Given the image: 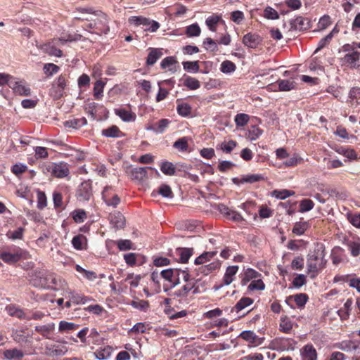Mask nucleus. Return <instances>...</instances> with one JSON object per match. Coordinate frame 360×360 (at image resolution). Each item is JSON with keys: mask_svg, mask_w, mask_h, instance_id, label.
<instances>
[{"mask_svg": "<svg viewBox=\"0 0 360 360\" xmlns=\"http://www.w3.org/2000/svg\"><path fill=\"white\" fill-rule=\"evenodd\" d=\"M326 262L324 245L320 243H316L314 248L309 250L307 256L308 273H317L319 269L325 266Z\"/></svg>", "mask_w": 360, "mask_h": 360, "instance_id": "obj_1", "label": "nucleus"}, {"mask_svg": "<svg viewBox=\"0 0 360 360\" xmlns=\"http://www.w3.org/2000/svg\"><path fill=\"white\" fill-rule=\"evenodd\" d=\"M44 174L50 173L52 176L57 178H63L67 176L70 172L68 165L65 162L49 163L43 167Z\"/></svg>", "mask_w": 360, "mask_h": 360, "instance_id": "obj_2", "label": "nucleus"}, {"mask_svg": "<svg viewBox=\"0 0 360 360\" xmlns=\"http://www.w3.org/2000/svg\"><path fill=\"white\" fill-rule=\"evenodd\" d=\"M129 23L135 26L143 25L146 31L156 32L160 28V23L143 16H132L129 18Z\"/></svg>", "mask_w": 360, "mask_h": 360, "instance_id": "obj_3", "label": "nucleus"}, {"mask_svg": "<svg viewBox=\"0 0 360 360\" xmlns=\"http://www.w3.org/2000/svg\"><path fill=\"white\" fill-rule=\"evenodd\" d=\"M67 86V78L65 75H60L52 84L51 94L58 98L63 96V91Z\"/></svg>", "mask_w": 360, "mask_h": 360, "instance_id": "obj_4", "label": "nucleus"}, {"mask_svg": "<svg viewBox=\"0 0 360 360\" xmlns=\"http://www.w3.org/2000/svg\"><path fill=\"white\" fill-rule=\"evenodd\" d=\"M262 41V38L257 34L249 32L244 35L243 43L245 46L256 49Z\"/></svg>", "mask_w": 360, "mask_h": 360, "instance_id": "obj_5", "label": "nucleus"}, {"mask_svg": "<svg viewBox=\"0 0 360 360\" xmlns=\"http://www.w3.org/2000/svg\"><path fill=\"white\" fill-rule=\"evenodd\" d=\"M92 195L91 184L89 181H84L77 190V196L80 200H89Z\"/></svg>", "mask_w": 360, "mask_h": 360, "instance_id": "obj_6", "label": "nucleus"}, {"mask_svg": "<svg viewBox=\"0 0 360 360\" xmlns=\"http://www.w3.org/2000/svg\"><path fill=\"white\" fill-rule=\"evenodd\" d=\"M15 94L20 96H28L31 94V90L29 86H26L24 82H11L9 84Z\"/></svg>", "mask_w": 360, "mask_h": 360, "instance_id": "obj_7", "label": "nucleus"}, {"mask_svg": "<svg viewBox=\"0 0 360 360\" xmlns=\"http://www.w3.org/2000/svg\"><path fill=\"white\" fill-rule=\"evenodd\" d=\"M153 169L150 167H139L133 168L130 172L131 178L139 181H143L147 177L148 170Z\"/></svg>", "mask_w": 360, "mask_h": 360, "instance_id": "obj_8", "label": "nucleus"}, {"mask_svg": "<svg viewBox=\"0 0 360 360\" xmlns=\"http://www.w3.org/2000/svg\"><path fill=\"white\" fill-rule=\"evenodd\" d=\"M302 360H317V352L311 345H307L300 350Z\"/></svg>", "mask_w": 360, "mask_h": 360, "instance_id": "obj_9", "label": "nucleus"}, {"mask_svg": "<svg viewBox=\"0 0 360 360\" xmlns=\"http://www.w3.org/2000/svg\"><path fill=\"white\" fill-rule=\"evenodd\" d=\"M56 44L52 42H48L39 46V49L45 53L51 56L61 57L63 52L60 49L56 47Z\"/></svg>", "mask_w": 360, "mask_h": 360, "instance_id": "obj_10", "label": "nucleus"}, {"mask_svg": "<svg viewBox=\"0 0 360 360\" xmlns=\"http://www.w3.org/2000/svg\"><path fill=\"white\" fill-rule=\"evenodd\" d=\"M110 224L116 229H123L125 226V217L120 212H115L110 215Z\"/></svg>", "mask_w": 360, "mask_h": 360, "instance_id": "obj_11", "label": "nucleus"}, {"mask_svg": "<svg viewBox=\"0 0 360 360\" xmlns=\"http://www.w3.org/2000/svg\"><path fill=\"white\" fill-rule=\"evenodd\" d=\"M290 30H307L309 27V22L307 19L301 16L290 21Z\"/></svg>", "mask_w": 360, "mask_h": 360, "instance_id": "obj_12", "label": "nucleus"}, {"mask_svg": "<svg viewBox=\"0 0 360 360\" xmlns=\"http://www.w3.org/2000/svg\"><path fill=\"white\" fill-rule=\"evenodd\" d=\"M193 253V248H177L175 254L179 257V262L181 263H187Z\"/></svg>", "mask_w": 360, "mask_h": 360, "instance_id": "obj_13", "label": "nucleus"}, {"mask_svg": "<svg viewBox=\"0 0 360 360\" xmlns=\"http://www.w3.org/2000/svg\"><path fill=\"white\" fill-rule=\"evenodd\" d=\"M162 56V52L161 49L150 48L149 53L146 58V65L148 66L153 65L157 62V60L159 58H160V57Z\"/></svg>", "mask_w": 360, "mask_h": 360, "instance_id": "obj_14", "label": "nucleus"}, {"mask_svg": "<svg viewBox=\"0 0 360 360\" xmlns=\"http://www.w3.org/2000/svg\"><path fill=\"white\" fill-rule=\"evenodd\" d=\"M170 121L168 119H161L153 125L147 128L148 130H152L157 134L163 133L168 127Z\"/></svg>", "mask_w": 360, "mask_h": 360, "instance_id": "obj_15", "label": "nucleus"}, {"mask_svg": "<svg viewBox=\"0 0 360 360\" xmlns=\"http://www.w3.org/2000/svg\"><path fill=\"white\" fill-rule=\"evenodd\" d=\"M4 356L8 360H20L24 356V353L20 349L13 348L5 350Z\"/></svg>", "mask_w": 360, "mask_h": 360, "instance_id": "obj_16", "label": "nucleus"}, {"mask_svg": "<svg viewBox=\"0 0 360 360\" xmlns=\"http://www.w3.org/2000/svg\"><path fill=\"white\" fill-rule=\"evenodd\" d=\"M238 270V266H229L227 267L226 270V273L224 274L223 278V283L225 285H229L233 281V276L236 274Z\"/></svg>", "mask_w": 360, "mask_h": 360, "instance_id": "obj_17", "label": "nucleus"}, {"mask_svg": "<svg viewBox=\"0 0 360 360\" xmlns=\"http://www.w3.org/2000/svg\"><path fill=\"white\" fill-rule=\"evenodd\" d=\"M108 187H105L102 193V197L108 206L117 207L120 202V198L117 195H114L111 198L107 194Z\"/></svg>", "mask_w": 360, "mask_h": 360, "instance_id": "obj_18", "label": "nucleus"}, {"mask_svg": "<svg viewBox=\"0 0 360 360\" xmlns=\"http://www.w3.org/2000/svg\"><path fill=\"white\" fill-rule=\"evenodd\" d=\"M22 257V255L20 253L16 252V253H10L6 252H3L0 255L1 259L9 264H13L17 262H18Z\"/></svg>", "mask_w": 360, "mask_h": 360, "instance_id": "obj_19", "label": "nucleus"}, {"mask_svg": "<svg viewBox=\"0 0 360 360\" xmlns=\"http://www.w3.org/2000/svg\"><path fill=\"white\" fill-rule=\"evenodd\" d=\"M102 135L112 138H119L124 136V134L115 125H112L108 129H103L102 131Z\"/></svg>", "mask_w": 360, "mask_h": 360, "instance_id": "obj_20", "label": "nucleus"}, {"mask_svg": "<svg viewBox=\"0 0 360 360\" xmlns=\"http://www.w3.org/2000/svg\"><path fill=\"white\" fill-rule=\"evenodd\" d=\"M177 63H178V62L175 59L174 57L167 56L162 60V62L160 63V66L162 69L169 68V70L174 73V72H176V70H177L176 67L174 65Z\"/></svg>", "mask_w": 360, "mask_h": 360, "instance_id": "obj_21", "label": "nucleus"}, {"mask_svg": "<svg viewBox=\"0 0 360 360\" xmlns=\"http://www.w3.org/2000/svg\"><path fill=\"white\" fill-rule=\"evenodd\" d=\"M115 113L124 122L134 121L136 119V115L134 113L127 111L125 109H115Z\"/></svg>", "mask_w": 360, "mask_h": 360, "instance_id": "obj_22", "label": "nucleus"}, {"mask_svg": "<svg viewBox=\"0 0 360 360\" xmlns=\"http://www.w3.org/2000/svg\"><path fill=\"white\" fill-rule=\"evenodd\" d=\"M87 124V121L85 117L73 119L65 121L64 125L68 128L78 129Z\"/></svg>", "mask_w": 360, "mask_h": 360, "instance_id": "obj_23", "label": "nucleus"}, {"mask_svg": "<svg viewBox=\"0 0 360 360\" xmlns=\"http://www.w3.org/2000/svg\"><path fill=\"white\" fill-rule=\"evenodd\" d=\"M280 91H290L295 88L296 83L292 79H279L277 81Z\"/></svg>", "mask_w": 360, "mask_h": 360, "instance_id": "obj_24", "label": "nucleus"}, {"mask_svg": "<svg viewBox=\"0 0 360 360\" xmlns=\"http://www.w3.org/2000/svg\"><path fill=\"white\" fill-rule=\"evenodd\" d=\"M252 303L253 300L252 298L243 297L236 303L234 307L231 309V311H236V312H239L245 307L251 305Z\"/></svg>", "mask_w": 360, "mask_h": 360, "instance_id": "obj_25", "label": "nucleus"}, {"mask_svg": "<svg viewBox=\"0 0 360 360\" xmlns=\"http://www.w3.org/2000/svg\"><path fill=\"white\" fill-rule=\"evenodd\" d=\"M217 251L205 252L195 259L194 263L196 265L202 264L206 262L210 261L217 255Z\"/></svg>", "mask_w": 360, "mask_h": 360, "instance_id": "obj_26", "label": "nucleus"}, {"mask_svg": "<svg viewBox=\"0 0 360 360\" xmlns=\"http://www.w3.org/2000/svg\"><path fill=\"white\" fill-rule=\"evenodd\" d=\"M54 323H49L43 326H36L35 330L39 333L41 335L46 338H49V334L54 329Z\"/></svg>", "mask_w": 360, "mask_h": 360, "instance_id": "obj_27", "label": "nucleus"}, {"mask_svg": "<svg viewBox=\"0 0 360 360\" xmlns=\"http://www.w3.org/2000/svg\"><path fill=\"white\" fill-rule=\"evenodd\" d=\"M117 248L120 251H127L129 250H134V244L130 240L120 239L115 242Z\"/></svg>", "mask_w": 360, "mask_h": 360, "instance_id": "obj_28", "label": "nucleus"}, {"mask_svg": "<svg viewBox=\"0 0 360 360\" xmlns=\"http://www.w3.org/2000/svg\"><path fill=\"white\" fill-rule=\"evenodd\" d=\"M309 228V224L307 221H299L296 222L292 228V233L297 235L301 236L304 233V232Z\"/></svg>", "mask_w": 360, "mask_h": 360, "instance_id": "obj_29", "label": "nucleus"}, {"mask_svg": "<svg viewBox=\"0 0 360 360\" xmlns=\"http://www.w3.org/2000/svg\"><path fill=\"white\" fill-rule=\"evenodd\" d=\"M360 53L358 51H353L352 53H347L344 57L345 63L351 65V67L355 68L356 63L359 60Z\"/></svg>", "mask_w": 360, "mask_h": 360, "instance_id": "obj_30", "label": "nucleus"}, {"mask_svg": "<svg viewBox=\"0 0 360 360\" xmlns=\"http://www.w3.org/2000/svg\"><path fill=\"white\" fill-rule=\"evenodd\" d=\"M160 169L166 175L172 176L175 174L176 168L173 163L170 162H163L160 166Z\"/></svg>", "mask_w": 360, "mask_h": 360, "instance_id": "obj_31", "label": "nucleus"}, {"mask_svg": "<svg viewBox=\"0 0 360 360\" xmlns=\"http://www.w3.org/2000/svg\"><path fill=\"white\" fill-rule=\"evenodd\" d=\"M201 30L197 23L188 26L186 29V34L188 37H198L200 34Z\"/></svg>", "mask_w": 360, "mask_h": 360, "instance_id": "obj_32", "label": "nucleus"}, {"mask_svg": "<svg viewBox=\"0 0 360 360\" xmlns=\"http://www.w3.org/2000/svg\"><path fill=\"white\" fill-rule=\"evenodd\" d=\"M184 84L191 90L198 89L200 86V82L198 79L189 76L185 78Z\"/></svg>", "mask_w": 360, "mask_h": 360, "instance_id": "obj_33", "label": "nucleus"}, {"mask_svg": "<svg viewBox=\"0 0 360 360\" xmlns=\"http://www.w3.org/2000/svg\"><path fill=\"white\" fill-rule=\"evenodd\" d=\"M182 65L184 69L188 72H198L200 69L198 61H185Z\"/></svg>", "mask_w": 360, "mask_h": 360, "instance_id": "obj_34", "label": "nucleus"}, {"mask_svg": "<svg viewBox=\"0 0 360 360\" xmlns=\"http://www.w3.org/2000/svg\"><path fill=\"white\" fill-rule=\"evenodd\" d=\"M293 195H295L294 191L286 190V189H283L281 191L274 190L272 192L273 196H274L276 198L281 199V200H285L287 198L292 196Z\"/></svg>", "mask_w": 360, "mask_h": 360, "instance_id": "obj_35", "label": "nucleus"}, {"mask_svg": "<svg viewBox=\"0 0 360 360\" xmlns=\"http://www.w3.org/2000/svg\"><path fill=\"white\" fill-rule=\"evenodd\" d=\"M173 147L180 151H187L188 148V138L182 137L179 139L174 143Z\"/></svg>", "mask_w": 360, "mask_h": 360, "instance_id": "obj_36", "label": "nucleus"}, {"mask_svg": "<svg viewBox=\"0 0 360 360\" xmlns=\"http://www.w3.org/2000/svg\"><path fill=\"white\" fill-rule=\"evenodd\" d=\"M237 143L235 141L230 140L229 142H222L220 145L217 146V148H219L226 153H230L233 148L236 146Z\"/></svg>", "mask_w": 360, "mask_h": 360, "instance_id": "obj_37", "label": "nucleus"}, {"mask_svg": "<svg viewBox=\"0 0 360 360\" xmlns=\"http://www.w3.org/2000/svg\"><path fill=\"white\" fill-rule=\"evenodd\" d=\"M236 66L233 62L230 60H225L221 63L220 70L223 73L229 74L233 72L236 70Z\"/></svg>", "mask_w": 360, "mask_h": 360, "instance_id": "obj_38", "label": "nucleus"}, {"mask_svg": "<svg viewBox=\"0 0 360 360\" xmlns=\"http://www.w3.org/2000/svg\"><path fill=\"white\" fill-rule=\"evenodd\" d=\"M177 112L182 117H188L191 112V107L188 103H180L176 108Z\"/></svg>", "mask_w": 360, "mask_h": 360, "instance_id": "obj_39", "label": "nucleus"}, {"mask_svg": "<svg viewBox=\"0 0 360 360\" xmlns=\"http://www.w3.org/2000/svg\"><path fill=\"white\" fill-rule=\"evenodd\" d=\"M12 338L18 343L25 342L27 341L25 333L23 330H13L12 333Z\"/></svg>", "mask_w": 360, "mask_h": 360, "instance_id": "obj_40", "label": "nucleus"}, {"mask_svg": "<svg viewBox=\"0 0 360 360\" xmlns=\"http://www.w3.org/2000/svg\"><path fill=\"white\" fill-rule=\"evenodd\" d=\"M263 176L260 174H248L242 177V183L253 184L261 180H263Z\"/></svg>", "mask_w": 360, "mask_h": 360, "instance_id": "obj_41", "label": "nucleus"}, {"mask_svg": "<svg viewBox=\"0 0 360 360\" xmlns=\"http://www.w3.org/2000/svg\"><path fill=\"white\" fill-rule=\"evenodd\" d=\"M314 206V202L310 199H304L300 201V212H305L313 209Z\"/></svg>", "mask_w": 360, "mask_h": 360, "instance_id": "obj_42", "label": "nucleus"}, {"mask_svg": "<svg viewBox=\"0 0 360 360\" xmlns=\"http://www.w3.org/2000/svg\"><path fill=\"white\" fill-rule=\"evenodd\" d=\"M221 20V17L219 15H212L207 18L205 22L209 29L211 31L215 32L216 31V25Z\"/></svg>", "mask_w": 360, "mask_h": 360, "instance_id": "obj_43", "label": "nucleus"}, {"mask_svg": "<svg viewBox=\"0 0 360 360\" xmlns=\"http://www.w3.org/2000/svg\"><path fill=\"white\" fill-rule=\"evenodd\" d=\"M249 115L245 113L237 114L235 117V122L238 127H244L249 121Z\"/></svg>", "mask_w": 360, "mask_h": 360, "instance_id": "obj_44", "label": "nucleus"}, {"mask_svg": "<svg viewBox=\"0 0 360 360\" xmlns=\"http://www.w3.org/2000/svg\"><path fill=\"white\" fill-rule=\"evenodd\" d=\"M111 354L110 348L98 349L94 352V355L98 360H106Z\"/></svg>", "mask_w": 360, "mask_h": 360, "instance_id": "obj_45", "label": "nucleus"}, {"mask_svg": "<svg viewBox=\"0 0 360 360\" xmlns=\"http://www.w3.org/2000/svg\"><path fill=\"white\" fill-rule=\"evenodd\" d=\"M43 70L46 75L52 76L59 71L60 68L53 63H46L44 65Z\"/></svg>", "mask_w": 360, "mask_h": 360, "instance_id": "obj_46", "label": "nucleus"}, {"mask_svg": "<svg viewBox=\"0 0 360 360\" xmlns=\"http://www.w3.org/2000/svg\"><path fill=\"white\" fill-rule=\"evenodd\" d=\"M72 215L76 223H82L86 218V214L83 210H76L72 212Z\"/></svg>", "mask_w": 360, "mask_h": 360, "instance_id": "obj_47", "label": "nucleus"}, {"mask_svg": "<svg viewBox=\"0 0 360 360\" xmlns=\"http://www.w3.org/2000/svg\"><path fill=\"white\" fill-rule=\"evenodd\" d=\"M293 297L296 304L299 307H303L309 299L308 295L304 293L296 294Z\"/></svg>", "mask_w": 360, "mask_h": 360, "instance_id": "obj_48", "label": "nucleus"}, {"mask_svg": "<svg viewBox=\"0 0 360 360\" xmlns=\"http://www.w3.org/2000/svg\"><path fill=\"white\" fill-rule=\"evenodd\" d=\"M240 337L243 340L248 341L251 343H255L257 336L253 331L244 330L240 334Z\"/></svg>", "mask_w": 360, "mask_h": 360, "instance_id": "obj_49", "label": "nucleus"}, {"mask_svg": "<svg viewBox=\"0 0 360 360\" xmlns=\"http://www.w3.org/2000/svg\"><path fill=\"white\" fill-rule=\"evenodd\" d=\"M86 238L82 235H78L75 236L72 240V244L73 247L77 250H82L83 242L86 241Z\"/></svg>", "mask_w": 360, "mask_h": 360, "instance_id": "obj_50", "label": "nucleus"}, {"mask_svg": "<svg viewBox=\"0 0 360 360\" xmlns=\"http://www.w3.org/2000/svg\"><path fill=\"white\" fill-rule=\"evenodd\" d=\"M158 193L164 198H173L174 195L169 186L162 184L160 186L158 190Z\"/></svg>", "mask_w": 360, "mask_h": 360, "instance_id": "obj_51", "label": "nucleus"}, {"mask_svg": "<svg viewBox=\"0 0 360 360\" xmlns=\"http://www.w3.org/2000/svg\"><path fill=\"white\" fill-rule=\"evenodd\" d=\"M265 285L261 279L252 281L248 287L249 290H263Z\"/></svg>", "mask_w": 360, "mask_h": 360, "instance_id": "obj_52", "label": "nucleus"}, {"mask_svg": "<svg viewBox=\"0 0 360 360\" xmlns=\"http://www.w3.org/2000/svg\"><path fill=\"white\" fill-rule=\"evenodd\" d=\"M131 305L139 310L146 311L149 307V302L148 301L143 300L138 301L133 300L131 302Z\"/></svg>", "mask_w": 360, "mask_h": 360, "instance_id": "obj_53", "label": "nucleus"}, {"mask_svg": "<svg viewBox=\"0 0 360 360\" xmlns=\"http://www.w3.org/2000/svg\"><path fill=\"white\" fill-rule=\"evenodd\" d=\"M77 326L72 322H67L65 321H61L59 323V331H68L76 329Z\"/></svg>", "mask_w": 360, "mask_h": 360, "instance_id": "obj_54", "label": "nucleus"}, {"mask_svg": "<svg viewBox=\"0 0 360 360\" xmlns=\"http://www.w3.org/2000/svg\"><path fill=\"white\" fill-rule=\"evenodd\" d=\"M264 16L267 19L276 20L278 19V12L271 7H266L264 11Z\"/></svg>", "mask_w": 360, "mask_h": 360, "instance_id": "obj_55", "label": "nucleus"}, {"mask_svg": "<svg viewBox=\"0 0 360 360\" xmlns=\"http://www.w3.org/2000/svg\"><path fill=\"white\" fill-rule=\"evenodd\" d=\"M104 85L105 84L101 80L96 81V83L94 84V96L96 98H100L103 96L102 93Z\"/></svg>", "mask_w": 360, "mask_h": 360, "instance_id": "obj_56", "label": "nucleus"}, {"mask_svg": "<svg viewBox=\"0 0 360 360\" xmlns=\"http://www.w3.org/2000/svg\"><path fill=\"white\" fill-rule=\"evenodd\" d=\"M219 266L220 263L219 262H214L207 265H205L202 266V273L205 274V275H207L212 271H214L217 269L219 268Z\"/></svg>", "mask_w": 360, "mask_h": 360, "instance_id": "obj_57", "label": "nucleus"}, {"mask_svg": "<svg viewBox=\"0 0 360 360\" xmlns=\"http://www.w3.org/2000/svg\"><path fill=\"white\" fill-rule=\"evenodd\" d=\"M291 267L292 269L301 270L304 267V259L302 257L297 256L295 257L291 262Z\"/></svg>", "mask_w": 360, "mask_h": 360, "instance_id": "obj_58", "label": "nucleus"}, {"mask_svg": "<svg viewBox=\"0 0 360 360\" xmlns=\"http://www.w3.org/2000/svg\"><path fill=\"white\" fill-rule=\"evenodd\" d=\"M307 283L306 276L304 274L297 275L292 281V285L295 288H300Z\"/></svg>", "mask_w": 360, "mask_h": 360, "instance_id": "obj_59", "label": "nucleus"}, {"mask_svg": "<svg viewBox=\"0 0 360 360\" xmlns=\"http://www.w3.org/2000/svg\"><path fill=\"white\" fill-rule=\"evenodd\" d=\"M231 19L236 24H240L244 19V14L240 11H235L231 13Z\"/></svg>", "mask_w": 360, "mask_h": 360, "instance_id": "obj_60", "label": "nucleus"}, {"mask_svg": "<svg viewBox=\"0 0 360 360\" xmlns=\"http://www.w3.org/2000/svg\"><path fill=\"white\" fill-rule=\"evenodd\" d=\"M160 275L164 279L169 281L172 284L174 276V269L169 268L164 269L160 272Z\"/></svg>", "mask_w": 360, "mask_h": 360, "instance_id": "obj_61", "label": "nucleus"}, {"mask_svg": "<svg viewBox=\"0 0 360 360\" xmlns=\"http://www.w3.org/2000/svg\"><path fill=\"white\" fill-rule=\"evenodd\" d=\"M25 229L22 227H19L16 230H15L13 232H8L7 233L8 238L16 240V239H21L23 235Z\"/></svg>", "mask_w": 360, "mask_h": 360, "instance_id": "obj_62", "label": "nucleus"}, {"mask_svg": "<svg viewBox=\"0 0 360 360\" xmlns=\"http://www.w3.org/2000/svg\"><path fill=\"white\" fill-rule=\"evenodd\" d=\"M124 259L127 264L130 266H133L136 262V254L133 252L125 254L124 255Z\"/></svg>", "mask_w": 360, "mask_h": 360, "instance_id": "obj_63", "label": "nucleus"}, {"mask_svg": "<svg viewBox=\"0 0 360 360\" xmlns=\"http://www.w3.org/2000/svg\"><path fill=\"white\" fill-rule=\"evenodd\" d=\"M234 165V163H233L231 161L222 160L219 162L218 165V169L220 172H224L231 169V167H233Z\"/></svg>", "mask_w": 360, "mask_h": 360, "instance_id": "obj_64", "label": "nucleus"}]
</instances>
